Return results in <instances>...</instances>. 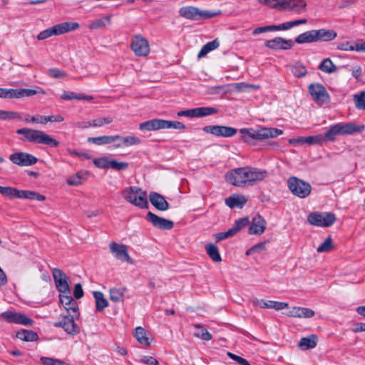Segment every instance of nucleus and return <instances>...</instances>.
<instances>
[{
  "label": "nucleus",
  "instance_id": "obj_28",
  "mask_svg": "<svg viewBox=\"0 0 365 365\" xmlns=\"http://www.w3.org/2000/svg\"><path fill=\"white\" fill-rule=\"evenodd\" d=\"M341 135H351L356 133H360L365 129V126L357 125L354 123H338Z\"/></svg>",
  "mask_w": 365,
  "mask_h": 365
},
{
  "label": "nucleus",
  "instance_id": "obj_40",
  "mask_svg": "<svg viewBox=\"0 0 365 365\" xmlns=\"http://www.w3.org/2000/svg\"><path fill=\"white\" fill-rule=\"evenodd\" d=\"M318 68L326 73H332L337 70L336 65L329 58H324L318 66Z\"/></svg>",
  "mask_w": 365,
  "mask_h": 365
},
{
  "label": "nucleus",
  "instance_id": "obj_5",
  "mask_svg": "<svg viewBox=\"0 0 365 365\" xmlns=\"http://www.w3.org/2000/svg\"><path fill=\"white\" fill-rule=\"evenodd\" d=\"M219 14H220V11L215 13L209 11H201L197 7L190 6H182L179 10L180 16L192 21L210 19Z\"/></svg>",
  "mask_w": 365,
  "mask_h": 365
},
{
  "label": "nucleus",
  "instance_id": "obj_9",
  "mask_svg": "<svg viewBox=\"0 0 365 365\" xmlns=\"http://www.w3.org/2000/svg\"><path fill=\"white\" fill-rule=\"evenodd\" d=\"M55 327L63 328V330L70 335L75 336L80 331L79 327L74 322V316L70 313L61 314L59 321L54 323Z\"/></svg>",
  "mask_w": 365,
  "mask_h": 365
},
{
  "label": "nucleus",
  "instance_id": "obj_20",
  "mask_svg": "<svg viewBox=\"0 0 365 365\" xmlns=\"http://www.w3.org/2000/svg\"><path fill=\"white\" fill-rule=\"evenodd\" d=\"M109 248L115 258L123 262L133 263L131 258L128 255L127 247L125 245H118L115 242H111Z\"/></svg>",
  "mask_w": 365,
  "mask_h": 365
},
{
  "label": "nucleus",
  "instance_id": "obj_26",
  "mask_svg": "<svg viewBox=\"0 0 365 365\" xmlns=\"http://www.w3.org/2000/svg\"><path fill=\"white\" fill-rule=\"evenodd\" d=\"M68 294H60V302L64 306L67 313H69L70 311H72L76 313L77 317H78L79 312L78 304L76 301L71 295Z\"/></svg>",
  "mask_w": 365,
  "mask_h": 365
},
{
  "label": "nucleus",
  "instance_id": "obj_11",
  "mask_svg": "<svg viewBox=\"0 0 365 365\" xmlns=\"http://www.w3.org/2000/svg\"><path fill=\"white\" fill-rule=\"evenodd\" d=\"M53 277L57 290L63 294H70L71 289L68 284V277L60 269H53Z\"/></svg>",
  "mask_w": 365,
  "mask_h": 365
},
{
  "label": "nucleus",
  "instance_id": "obj_39",
  "mask_svg": "<svg viewBox=\"0 0 365 365\" xmlns=\"http://www.w3.org/2000/svg\"><path fill=\"white\" fill-rule=\"evenodd\" d=\"M134 336L140 344L145 346L150 345V342L149 338L147 336V333L144 328L141 327L135 328Z\"/></svg>",
  "mask_w": 365,
  "mask_h": 365
},
{
  "label": "nucleus",
  "instance_id": "obj_35",
  "mask_svg": "<svg viewBox=\"0 0 365 365\" xmlns=\"http://www.w3.org/2000/svg\"><path fill=\"white\" fill-rule=\"evenodd\" d=\"M317 336L315 334L309 335L307 337H302L299 342V347L302 350L313 349L317 346Z\"/></svg>",
  "mask_w": 365,
  "mask_h": 365
},
{
  "label": "nucleus",
  "instance_id": "obj_63",
  "mask_svg": "<svg viewBox=\"0 0 365 365\" xmlns=\"http://www.w3.org/2000/svg\"><path fill=\"white\" fill-rule=\"evenodd\" d=\"M67 183L69 185H79L82 183L81 177L78 174L73 175L67 180Z\"/></svg>",
  "mask_w": 365,
  "mask_h": 365
},
{
  "label": "nucleus",
  "instance_id": "obj_41",
  "mask_svg": "<svg viewBox=\"0 0 365 365\" xmlns=\"http://www.w3.org/2000/svg\"><path fill=\"white\" fill-rule=\"evenodd\" d=\"M220 46V43L217 39H215L205 44L197 54L198 58L205 56L209 52L217 48Z\"/></svg>",
  "mask_w": 365,
  "mask_h": 365
},
{
  "label": "nucleus",
  "instance_id": "obj_36",
  "mask_svg": "<svg viewBox=\"0 0 365 365\" xmlns=\"http://www.w3.org/2000/svg\"><path fill=\"white\" fill-rule=\"evenodd\" d=\"M93 297L96 302V311L102 312L105 308L108 307V302L104 297L103 294L100 291L93 292Z\"/></svg>",
  "mask_w": 365,
  "mask_h": 365
},
{
  "label": "nucleus",
  "instance_id": "obj_3",
  "mask_svg": "<svg viewBox=\"0 0 365 365\" xmlns=\"http://www.w3.org/2000/svg\"><path fill=\"white\" fill-rule=\"evenodd\" d=\"M122 196L129 203L140 209L148 208L147 192L136 186L125 187L122 191Z\"/></svg>",
  "mask_w": 365,
  "mask_h": 365
},
{
  "label": "nucleus",
  "instance_id": "obj_12",
  "mask_svg": "<svg viewBox=\"0 0 365 365\" xmlns=\"http://www.w3.org/2000/svg\"><path fill=\"white\" fill-rule=\"evenodd\" d=\"M202 129L204 132L217 137L230 138L237 133V128L225 125H206Z\"/></svg>",
  "mask_w": 365,
  "mask_h": 365
},
{
  "label": "nucleus",
  "instance_id": "obj_17",
  "mask_svg": "<svg viewBox=\"0 0 365 365\" xmlns=\"http://www.w3.org/2000/svg\"><path fill=\"white\" fill-rule=\"evenodd\" d=\"M1 317L9 323H16L25 326H32L34 320L24 314L6 311L1 314Z\"/></svg>",
  "mask_w": 365,
  "mask_h": 365
},
{
  "label": "nucleus",
  "instance_id": "obj_52",
  "mask_svg": "<svg viewBox=\"0 0 365 365\" xmlns=\"http://www.w3.org/2000/svg\"><path fill=\"white\" fill-rule=\"evenodd\" d=\"M123 289L119 288H112L110 289V299L113 302H118L123 296Z\"/></svg>",
  "mask_w": 365,
  "mask_h": 365
},
{
  "label": "nucleus",
  "instance_id": "obj_38",
  "mask_svg": "<svg viewBox=\"0 0 365 365\" xmlns=\"http://www.w3.org/2000/svg\"><path fill=\"white\" fill-rule=\"evenodd\" d=\"M205 250L213 262H220L222 261V257L217 245L213 243H208L205 245Z\"/></svg>",
  "mask_w": 365,
  "mask_h": 365
},
{
  "label": "nucleus",
  "instance_id": "obj_45",
  "mask_svg": "<svg viewBox=\"0 0 365 365\" xmlns=\"http://www.w3.org/2000/svg\"><path fill=\"white\" fill-rule=\"evenodd\" d=\"M195 327L197 330V331L195 333V336L204 341H210L212 339V334L202 325L196 324Z\"/></svg>",
  "mask_w": 365,
  "mask_h": 365
},
{
  "label": "nucleus",
  "instance_id": "obj_15",
  "mask_svg": "<svg viewBox=\"0 0 365 365\" xmlns=\"http://www.w3.org/2000/svg\"><path fill=\"white\" fill-rule=\"evenodd\" d=\"M145 219L148 222H150L154 227L160 230H170L174 227V222L172 220L159 217L152 212L147 213Z\"/></svg>",
  "mask_w": 365,
  "mask_h": 365
},
{
  "label": "nucleus",
  "instance_id": "obj_55",
  "mask_svg": "<svg viewBox=\"0 0 365 365\" xmlns=\"http://www.w3.org/2000/svg\"><path fill=\"white\" fill-rule=\"evenodd\" d=\"M112 117L98 118L92 120L93 127H101L105 124H110L113 122Z\"/></svg>",
  "mask_w": 365,
  "mask_h": 365
},
{
  "label": "nucleus",
  "instance_id": "obj_30",
  "mask_svg": "<svg viewBox=\"0 0 365 365\" xmlns=\"http://www.w3.org/2000/svg\"><path fill=\"white\" fill-rule=\"evenodd\" d=\"M317 41H331L337 37V33L334 29H315Z\"/></svg>",
  "mask_w": 365,
  "mask_h": 365
},
{
  "label": "nucleus",
  "instance_id": "obj_42",
  "mask_svg": "<svg viewBox=\"0 0 365 365\" xmlns=\"http://www.w3.org/2000/svg\"><path fill=\"white\" fill-rule=\"evenodd\" d=\"M88 142L97 145H107L113 143V135H102L98 137H90Z\"/></svg>",
  "mask_w": 365,
  "mask_h": 365
},
{
  "label": "nucleus",
  "instance_id": "obj_50",
  "mask_svg": "<svg viewBox=\"0 0 365 365\" xmlns=\"http://www.w3.org/2000/svg\"><path fill=\"white\" fill-rule=\"evenodd\" d=\"M0 194L10 199L16 198V188L13 187H4L0 185Z\"/></svg>",
  "mask_w": 365,
  "mask_h": 365
},
{
  "label": "nucleus",
  "instance_id": "obj_64",
  "mask_svg": "<svg viewBox=\"0 0 365 365\" xmlns=\"http://www.w3.org/2000/svg\"><path fill=\"white\" fill-rule=\"evenodd\" d=\"M73 296L76 299H78L83 297V290L80 283L76 284L73 289Z\"/></svg>",
  "mask_w": 365,
  "mask_h": 365
},
{
  "label": "nucleus",
  "instance_id": "obj_21",
  "mask_svg": "<svg viewBox=\"0 0 365 365\" xmlns=\"http://www.w3.org/2000/svg\"><path fill=\"white\" fill-rule=\"evenodd\" d=\"M254 306L259 307L262 309H274L275 310H282L288 307V304L286 302H281L272 300L264 301L259 300L255 297L252 299Z\"/></svg>",
  "mask_w": 365,
  "mask_h": 365
},
{
  "label": "nucleus",
  "instance_id": "obj_18",
  "mask_svg": "<svg viewBox=\"0 0 365 365\" xmlns=\"http://www.w3.org/2000/svg\"><path fill=\"white\" fill-rule=\"evenodd\" d=\"M280 11H292L297 14L302 13L306 7L307 3L304 0H280Z\"/></svg>",
  "mask_w": 365,
  "mask_h": 365
},
{
  "label": "nucleus",
  "instance_id": "obj_57",
  "mask_svg": "<svg viewBox=\"0 0 365 365\" xmlns=\"http://www.w3.org/2000/svg\"><path fill=\"white\" fill-rule=\"evenodd\" d=\"M234 235H234L233 232L231 230V229H229L226 232L216 233L213 235V237L215 240V242H219L225 239L229 238Z\"/></svg>",
  "mask_w": 365,
  "mask_h": 365
},
{
  "label": "nucleus",
  "instance_id": "obj_60",
  "mask_svg": "<svg viewBox=\"0 0 365 365\" xmlns=\"http://www.w3.org/2000/svg\"><path fill=\"white\" fill-rule=\"evenodd\" d=\"M258 1L261 4L269 6L272 9H275L280 11V0H258Z\"/></svg>",
  "mask_w": 365,
  "mask_h": 365
},
{
  "label": "nucleus",
  "instance_id": "obj_53",
  "mask_svg": "<svg viewBox=\"0 0 365 365\" xmlns=\"http://www.w3.org/2000/svg\"><path fill=\"white\" fill-rule=\"evenodd\" d=\"M110 160H109L107 157L95 158L93 160V164L97 168H102V169L110 168Z\"/></svg>",
  "mask_w": 365,
  "mask_h": 365
},
{
  "label": "nucleus",
  "instance_id": "obj_59",
  "mask_svg": "<svg viewBox=\"0 0 365 365\" xmlns=\"http://www.w3.org/2000/svg\"><path fill=\"white\" fill-rule=\"evenodd\" d=\"M15 89L0 88V98H14Z\"/></svg>",
  "mask_w": 365,
  "mask_h": 365
},
{
  "label": "nucleus",
  "instance_id": "obj_43",
  "mask_svg": "<svg viewBox=\"0 0 365 365\" xmlns=\"http://www.w3.org/2000/svg\"><path fill=\"white\" fill-rule=\"evenodd\" d=\"M292 74L297 78H302L307 73L305 66L301 62H296L291 66Z\"/></svg>",
  "mask_w": 365,
  "mask_h": 365
},
{
  "label": "nucleus",
  "instance_id": "obj_27",
  "mask_svg": "<svg viewBox=\"0 0 365 365\" xmlns=\"http://www.w3.org/2000/svg\"><path fill=\"white\" fill-rule=\"evenodd\" d=\"M336 49L343 51L365 52V41L359 40L354 46H352L349 41L340 43L336 46Z\"/></svg>",
  "mask_w": 365,
  "mask_h": 365
},
{
  "label": "nucleus",
  "instance_id": "obj_19",
  "mask_svg": "<svg viewBox=\"0 0 365 365\" xmlns=\"http://www.w3.org/2000/svg\"><path fill=\"white\" fill-rule=\"evenodd\" d=\"M264 45L266 47L273 50H288L293 47L294 43L291 39L275 37L266 41Z\"/></svg>",
  "mask_w": 365,
  "mask_h": 365
},
{
  "label": "nucleus",
  "instance_id": "obj_25",
  "mask_svg": "<svg viewBox=\"0 0 365 365\" xmlns=\"http://www.w3.org/2000/svg\"><path fill=\"white\" fill-rule=\"evenodd\" d=\"M118 140L119 143L114 144V148H122L123 146L128 147L140 143V139L135 136H121L120 135H113V143Z\"/></svg>",
  "mask_w": 365,
  "mask_h": 365
},
{
  "label": "nucleus",
  "instance_id": "obj_34",
  "mask_svg": "<svg viewBox=\"0 0 365 365\" xmlns=\"http://www.w3.org/2000/svg\"><path fill=\"white\" fill-rule=\"evenodd\" d=\"M140 130L153 131L158 130L163 128V119H152L143 122L139 125Z\"/></svg>",
  "mask_w": 365,
  "mask_h": 365
},
{
  "label": "nucleus",
  "instance_id": "obj_47",
  "mask_svg": "<svg viewBox=\"0 0 365 365\" xmlns=\"http://www.w3.org/2000/svg\"><path fill=\"white\" fill-rule=\"evenodd\" d=\"M163 128L169 129L173 128L176 130H184L185 125L180 121H172L163 119Z\"/></svg>",
  "mask_w": 365,
  "mask_h": 365
},
{
  "label": "nucleus",
  "instance_id": "obj_48",
  "mask_svg": "<svg viewBox=\"0 0 365 365\" xmlns=\"http://www.w3.org/2000/svg\"><path fill=\"white\" fill-rule=\"evenodd\" d=\"M37 91L34 89L20 88L15 89L14 98H21L23 97H29L36 95Z\"/></svg>",
  "mask_w": 365,
  "mask_h": 365
},
{
  "label": "nucleus",
  "instance_id": "obj_58",
  "mask_svg": "<svg viewBox=\"0 0 365 365\" xmlns=\"http://www.w3.org/2000/svg\"><path fill=\"white\" fill-rule=\"evenodd\" d=\"M265 242H260L248 249L246 252V255H251L254 253L260 252L261 251L265 250Z\"/></svg>",
  "mask_w": 365,
  "mask_h": 365
},
{
  "label": "nucleus",
  "instance_id": "obj_51",
  "mask_svg": "<svg viewBox=\"0 0 365 365\" xmlns=\"http://www.w3.org/2000/svg\"><path fill=\"white\" fill-rule=\"evenodd\" d=\"M304 142L309 145H319L324 143V137L322 135H310L304 137Z\"/></svg>",
  "mask_w": 365,
  "mask_h": 365
},
{
  "label": "nucleus",
  "instance_id": "obj_31",
  "mask_svg": "<svg viewBox=\"0 0 365 365\" xmlns=\"http://www.w3.org/2000/svg\"><path fill=\"white\" fill-rule=\"evenodd\" d=\"M16 198L36 200L38 201H43L46 197L41 194L31 190H18L16 188Z\"/></svg>",
  "mask_w": 365,
  "mask_h": 365
},
{
  "label": "nucleus",
  "instance_id": "obj_32",
  "mask_svg": "<svg viewBox=\"0 0 365 365\" xmlns=\"http://www.w3.org/2000/svg\"><path fill=\"white\" fill-rule=\"evenodd\" d=\"M247 201V200L244 195H232L225 199V205L230 208H242Z\"/></svg>",
  "mask_w": 365,
  "mask_h": 365
},
{
  "label": "nucleus",
  "instance_id": "obj_29",
  "mask_svg": "<svg viewBox=\"0 0 365 365\" xmlns=\"http://www.w3.org/2000/svg\"><path fill=\"white\" fill-rule=\"evenodd\" d=\"M314 312L305 307H294L287 313L288 317L297 318H311L314 317Z\"/></svg>",
  "mask_w": 365,
  "mask_h": 365
},
{
  "label": "nucleus",
  "instance_id": "obj_14",
  "mask_svg": "<svg viewBox=\"0 0 365 365\" xmlns=\"http://www.w3.org/2000/svg\"><path fill=\"white\" fill-rule=\"evenodd\" d=\"M130 47L137 56H146L150 52L148 41L140 35L133 38Z\"/></svg>",
  "mask_w": 365,
  "mask_h": 365
},
{
  "label": "nucleus",
  "instance_id": "obj_7",
  "mask_svg": "<svg viewBox=\"0 0 365 365\" xmlns=\"http://www.w3.org/2000/svg\"><path fill=\"white\" fill-rule=\"evenodd\" d=\"M336 221V216L332 212H311L307 216V222L314 226L328 227Z\"/></svg>",
  "mask_w": 365,
  "mask_h": 365
},
{
  "label": "nucleus",
  "instance_id": "obj_24",
  "mask_svg": "<svg viewBox=\"0 0 365 365\" xmlns=\"http://www.w3.org/2000/svg\"><path fill=\"white\" fill-rule=\"evenodd\" d=\"M149 199L152 205L157 210L160 211L168 210L170 205L162 195L151 192L149 195Z\"/></svg>",
  "mask_w": 365,
  "mask_h": 365
},
{
  "label": "nucleus",
  "instance_id": "obj_6",
  "mask_svg": "<svg viewBox=\"0 0 365 365\" xmlns=\"http://www.w3.org/2000/svg\"><path fill=\"white\" fill-rule=\"evenodd\" d=\"M287 185L291 192L299 198H305L312 191V186L309 182L294 176L288 179Z\"/></svg>",
  "mask_w": 365,
  "mask_h": 365
},
{
  "label": "nucleus",
  "instance_id": "obj_46",
  "mask_svg": "<svg viewBox=\"0 0 365 365\" xmlns=\"http://www.w3.org/2000/svg\"><path fill=\"white\" fill-rule=\"evenodd\" d=\"M250 224V220L247 217H242L237 220L235 222V225L231 227V230L234 235H236L240 230L247 227Z\"/></svg>",
  "mask_w": 365,
  "mask_h": 365
},
{
  "label": "nucleus",
  "instance_id": "obj_23",
  "mask_svg": "<svg viewBox=\"0 0 365 365\" xmlns=\"http://www.w3.org/2000/svg\"><path fill=\"white\" fill-rule=\"evenodd\" d=\"M266 229V221L259 215L255 216L248 229L250 235H261Z\"/></svg>",
  "mask_w": 365,
  "mask_h": 365
},
{
  "label": "nucleus",
  "instance_id": "obj_16",
  "mask_svg": "<svg viewBox=\"0 0 365 365\" xmlns=\"http://www.w3.org/2000/svg\"><path fill=\"white\" fill-rule=\"evenodd\" d=\"M9 160L16 165L19 166H30L37 163L38 159L31 154L19 152L15 153L9 156Z\"/></svg>",
  "mask_w": 365,
  "mask_h": 365
},
{
  "label": "nucleus",
  "instance_id": "obj_13",
  "mask_svg": "<svg viewBox=\"0 0 365 365\" xmlns=\"http://www.w3.org/2000/svg\"><path fill=\"white\" fill-rule=\"evenodd\" d=\"M217 111V109L213 107H198L192 109L180 110L178 113V115L190 118H201L215 114Z\"/></svg>",
  "mask_w": 365,
  "mask_h": 365
},
{
  "label": "nucleus",
  "instance_id": "obj_49",
  "mask_svg": "<svg viewBox=\"0 0 365 365\" xmlns=\"http://www.w3.org/2000/svg\"><path fill=\"white\" fill-rule=\"evenodd\" d=\"M355 106L359 110H365V91L354 95Z\"/></svg>",
  "mask_w": 365,
  "mask_h": 365
},
{
  "label": "nucleus",
  "instance_id": "obj_4",
  "mask_svg": "<svg viewBox=\"0 0 365 365\" xmlns=\"http://www.w3.org/2000/svg\"><path fill=\"white\" fill-rule=\"evenodd\" d=\"M78 27L79 24L77 22H63L41 31L38 34L37 38L39 41H42L53 35L58 36L74 31Z\"/></svg>",
  "mask_w": 365,
  "mask_h": 365
},
{
  "label": "nucleus",
  "instance_id": "obj_10",
  "mask_svg": "<svg viewBox=\"0 0 365 365\" xmlns=\"http://www.w3.org/2000/svg\"><path fill=\"white\" fill-rule=\"evenodd\" d=\"M308 91L315 103L323 104L330 101V96L326 88L321 83H312L308 87Z\"/></svg>",
  "mask_w": 365,
  "mask_h": 365
},
{
  "label": "nucleus",
  "instance_id": "obj_44",
  "mask_svg": "<svg viewBox=\"0 0 365 365\" xmlns=\"http://www.w3.org/2000/svg\"><path fill=\"white\" fill-rule=\"evenodd\" d=\"M337 135H341L339 124H335L333 125H331L329 129L324 133V142L327 140L329 141H334L335 140L336 136Z\"/></svg>",
  "mask_w": 365,
  "mask_h": 365
},
{
  "label": "nucleus",
  "instance_id": "obj_61",
  "mask_svg": "<svg viewBox=\"0 0 365 365\" xmlns=\"http://www.w3.org/2000/svg\"><path fill=\"white\" fill-rule=\"evenodd\" d=\"M19 119L21 120V115L18 112L4 110V120Z\"/></svg>",
  "mask_w": 365,
  "mask_h": 365
},
{
  "label": "nucleus",
  "instance_id": "obj_22",
  "mask_svg": "<svg viewBox=\"0 0 365 365\" xmlns=\"http://www.w3.org/2000/svg\"><path fill=\"white\" fill-rule=\"evenodd\" d=\"M247 183L248 186L262 181L267 177V172L265 170H259L255 168L247 167Z\"/></svg>",
  "mask_w": 365,
  "mask_h": 365
},
{
  "label": "nucleus",
  "instance_id": "obj_1",
  "mask_svg": "<svg viewBox=\"0 0 365 365\" xmlns=\"http://www.w3.org/2000/svg\"><path fill=\"white\" fill-rule=\"evenodd\" d=\"M240 139L249 144L255 145V140H264L270 138H276L283 133L282 130L277 128L260 127L255 129L242 128L240 130Z\"/></svg>",
  "mask_w": 365,
  "mask_h": 365
},
{
  "label": "nucleus",
  "instance_id": "obj_62",
  "mask_svg": "<svg viewBox=\"0 0 365 365\" xmlns=\"http://www.w3.org/2000/svg\"><path fill=\"white\" fill-rule=\"evenodd\" d=\"M43 120L42 122L44 123V124H46L48 122H62L64 120V118L60 115H48L44 116Z\"/></svg>",
  "mask_w": 365,
  "mask_h": 365
},
{
  "label": "nucleus",
  "instance_id": "obj_2",
  "mask_svg": "<svg viewBox=\"0 0 365 365\" xmlns=\"http://www.w3.org/2000/svg\"><path fill=\"white\" fill-rule=\"evenodd\" d=\"M16 133L23 135L22 140L34 144H42L51 148H56L60 144L56 139L41 130L23 128L18 129Z\"/></svg>",
  "mask_w": 365,
  "mask_h": 365
},
{
  "label": "nucleus",
  "instance_id": "obj_56",
  "mask_svg": "<svg viewBox=\"0 0 365 365\" xmlns=\"http://www.w3.org/2000/svg\"><path fill=\"white\" fill-rule=\"evenodd\" d=\"M129 164L126 162H118L115 160H110V167L115 170H123L128 168Z\"/></svg>",
  "mask_w": 365,
  "mask_h": 365
},
{
  "label": "nucleus",
  "instance_id": "obj_8",
  "mask_svg": "<svg viewBox=\"0 0 365 365\" xmlns=\"http://www.w3.org/2000/svg\"><path fill=\"white\" fill-rule=\"evenodd\" d=\"M247 167L233 169L225 174V180L235 186L245 187L247 183Z\"/></svg>",
  "mask_w": 365,
  "mask_h": 365
},
{
  "label": "nucleus",
  "instance_id": "obj_54",
  "mask_svg": "<svg viewBox=\"0 0 365 365\" xmlns=\"http://www.w3.org/2000/svg\"><path fill=\"white\" fill-rule=\"evenodd\" d=\"M332 248V239L331 237H329L317 247V251L318 252H327L331 250Z\"/></svg>",
  "mask_w": 365,
  "mask_h": 365
},
{
  "label": "nucleus",
  "instance_id": "obj_37",
  "mask_svg": "<svg viewBox=\"0 0 365 365\" xmlns=\"http://www.w3.org/2000/svg\"><path fill=\"white\" fill-rule=\"evenodd\" d=\"M16 338L25 341H36L38 339V334L32 330L21 329L16 334Z\"/></svg>",
  "mask_w": 365,
  "mask_h": 365
},
{
  "label": "nucleus",
  "instance_id": "obj_33",
  "mask_svg": "<svg viewBox=\"0 0 365 365\" xmlns=\"http://www.w3.org/2000/svg\"><path fill=\"white\" fill-rule=\"evenodd\" d=\"M294 41L298 44L317 42L315 29L307 31L300 34L294 38Z\"/></svg>",
  "mask_w": 365,
  "mask_h": 365
}]
</instances>
